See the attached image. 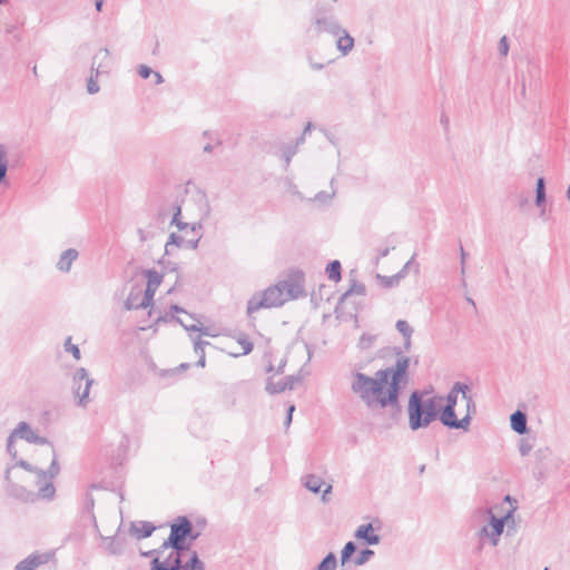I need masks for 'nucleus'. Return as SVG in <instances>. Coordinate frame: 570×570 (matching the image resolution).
Wrapping results in <instances>:
<instances>
[{
  "label": "nucleus",
  "mask_w": 570,
  "mask_h": 570,
  "mask_svg": "<svg viewBox=\"0 0 570 570\" xmlns=\"http://www.w3.org/2000/svg\"><path fill=\"white\" fill-rule=\"evenodd\" d=\"M395 364L379 370L374 376L362 372L352 374L351 391L370 410L391 409L393 415L401 412L400 396L409 384L411 360L400 347H395Z\"/></svg>",
  "instance_id": "f257e3e1"
},
{
  "label": "nucleus",
  "mask_w": 570,
  "mask_h": 570,
  "mask_svg": "<svg viewBox=\"0 0 570 570\" xmlns=\"http://www.w3.org/2000/svg\"><path fill=\"white\" fill-rule=\"evenodd\" d=\"M190 531V520L186 515L177 517L170 523L169 537L161 543L163 550L170 549L164 559L154 558L150 561V570H204V563L196 551H193L189 559L184 557L189 551L187 535Z\"/></svg>",
  "instance_id": "f03ea898"
},
{
  "label": "nucleus",
  "mask_w": 570,
  "mask_h": 570,
  "mask_svg": "<svg viewBox=\"0 0 570 570\" xmlns=\"http://www.w3.org/2000/svg\"><path fill=\"white\" fill-rule=\"evenodd\" d=\"M409 426L412 431L428 428L438 417L440 409L434 397L424 399L422 392L413 391L407 403Z\"/></svg>",
  "instance_id": "7ed1b4c3"
},
{
  "label": "nucleus",
  "mask_w": 570,
  "mask_h": 570,
  "mask_svg": "<svg viewBox=\"0 0 570 570\" xmlns=\"http://www.w3.org/2000/svg\"><path fill=\"white\" fill-rule=\"evenodd\" d=\"M343 31L334 8L328 3H318L311 12L309 26L306 33L312 37H320L323 33L337 36Z\"/></svg>",
  "instance_id": "20e7f679"
},
{
  "label": "nucleus",
  "mask_w": 570,
  "mask_h": 570,
  "mask_svg": "<svg viewBox=\"0 0 570 570\" xmlns=\"http://www.w3.org/2000/svg\"><path fill=\"white\" fill-rule=\"evenodd\" d=\"M286 303L285 294L279 283L268 286L263 292H257L252 295L247 302V315L250 317L253 313L262 308L281 307Z\"/></svg>",
  "instance_id": "39448f33"
},
{
  "label": "nucleus",
  "mask_w": 570,
  "mask_h": 570,
  "mask_svg": "<svg viewBox=\"0 0 570 570\" xmlns=\"http://www.w3.org/2000/svg\"><path fill=\"white\" fill-rule=\"evenodd\" d=\"M94 380L89 377L88 371L85 367H79L75 371L72 376V392L78 399V405L86 407L90 402L89 391Z\"/></svg>",
  "instance_id": "423d86ee"
},
{
  "label": "nucleus",
  "mask_w": 570,
  "mask_h": 570,
  "mask_svg": "<svg viewBox=\"0 0 570 570\" xmlns=\"http://www.w3.org/2000/svg\"><path fill=\"white\" fill-rule=\"evenodd\" d=\"M286 302L306 296L304 291L305 275L301 269L292 271L285 279L278 282Z\"/></svg>",
  "instance_id": "0eeeda50"
},
{
  "label": "nucleus",
  "mask_w": 570,
  "mask_h": 570,
  "mask_svg": "<svg viewBox=\"0 0 570 570\" xmlns=\"http://www.w3.org/2000/svg\"><path fill=\"white\" fill-rule=\"evenodd\" d=\"M354 296L364 298L366 296V286L363 283L357 282L355 278H351L348 288L341 295L335 306V314L337 318H340V313L347 307L350 298Z\"/></svg>",
  "instance_id": "6e6552de"
},
{
  "label": "nucleus",
  "mask_w": 570,
  "mask_h": 570,
  "mask_svg": "<svg viewBox=\"0 0 570 570\" xmlns=\"http://www.w3.org/2000/svg\"><path fill=\"white\" fill-rule=\"evenodd\" d=\"M489 524L483 525L479 530L478 535L480 540H482L483 538H489L492 546H497L499 538L503 532L505 519L497 518L492 512H489Z\"/></svg>",
  "instance_id": "1a4fd4ad"
},
{
  "label": "nucleus",
  "mask_w": 570,
  "mask_h": 570,
  "mask_svg": "<svg viewBox=\"0 0 570 570\" xmlns=\"http://www.w3.org/2000/svg\"><path fill=\"white\" fill-rule=\"evenodd\" d=\"M144 274L147 277V285L140 301V305L150 306L154 301V295L158 286L161 284L163 275L155 269H145Z\"/></svg>",
  "instance_id": "9d476101"
},
{
  "label": "nucleus",
  "mask_w": 570,
  "mask_h": 570,
  "mask_svg": "<svg viewBox=\"0 0 570 570\" xmlns=\"http://www.w3.org/2000/svg\"><path fill=\"white\" fill-rule=\"evenodd\" d=\"M16 465L24 469L26 471L36 473L38 475L39 482L42 480L56 478L60 471L57 458H52L51 464L47 471L32 466L23 459L18 460Z\"/></svg>",
  "instance_id": "9b49d317"
},
{
  "label": "nucleus",
  "mask_w": 570,
  "mask_h": 570,
  "mask_svg": "<svg viewBox=\"0 0 570 570\" xmlns=\"http://www.w3.org/2000/svg\"><path fill=\"white\" fill-rule=\"evenodd\" d=\"M53 558V552H35L18 562L14 570H36L38 567L48 563Z\"/></svg>",
  "instance_id": "f8f14e48"
},
{
  "label": "nucleus",
  "mask_w": 570,
  "mask_h": 570,
  "mask_svg": "<svg viewBox=\"0 0 570 570\" xmlns=\"http://www.w3.org/2000/svg\"><path fill=\"white\" fill-rule=\"evenodd\" d=\"M301 380L302 379L299 376H295V375H288L283 381H279L276 383L273 382L272 379H268L265 390L267 391V393H269L272 395L277 394V393L284 392L286 390H293L295 384L299 383Z\"/></svg>",
  "instance_id": "ddd939ff"
},
{
  "label": "nucleus",
  "mask_w": 570,
  "mask_h": 570,
  "mask_svg": "<svg viewBox=\"0 0 570 570\" xmlns=\"http://www.w3.org/2000/svg\"><path fill=\"white\" fill-rule=\"evenodd\" d=\"M110 61L109 50L107 48L100 49L92 58L91 72L95 71L96 77L104 72H108Z\"/></svg>",
  "instance_id": "4468645a"
},
{
  "label": "nucleus",
  "mask_w": 570,
  "mask_h": 570,
  "mask_svg": "<svg viewBox=\"0 0 570 570\" xmlns=\"http://www.w3.org/2000/svg\"><path fill=\"white\" fill-rule=\"evenodd\" d=\"M354 537L368 546H376L381 542V537L374 533V527L371 522L361 524L356 529Z\"/></svg>",
  "instance_id": "2eb2a0df"
},
{
  "label": "nucleus",
  "mask_w": 570,
  "mask_h": 570,
  "mask_svg": "<svg viewBox=\"0 0 570 570\" xmlns=\"http://www.w3.org/2000/svg\"><path fill=\"white\" fill-rule=\"evenodd\" d=\"M155 530L156 527L149 521L131 522L129 528V532L138 540L149 538Z\"/></svg>",
  "instance_id": "dca6fc26"
},
{
  "label": "nucleus",
  "mask_w": 570,
  "mask_h": 570,
  "mask_svg": "<svg viewBox=\"0 0 570 570\" xmlns=\"http://www.w3.org/2000/svg\"><path fill=\"white\" fill-rule=\"evenodd\" d=\"M79 252L76 248H68L63 250L59 259L56 264L58 271L62 273H69L72 266V263L78 258Z\"/></svg>",
  "instance_id": "f3484780"
},
{
  "label": "nucleus",
  "mask_w": 570,
  "mask_h": 570,
  "mask_svg": "<svg viewBox=\"0 0 570 570\" xmlns=\"http://www.w3.org/2000/svg\"><path fill=\"white\" fill-rule=\"evenodd\" d=\"M510 425L511 429L520 435L528 433L529 429L527 414L520 410H517L510 415Z\"/></svg>",
  "instance_id": "a211bd4d"
},
{
  "label": "nucleus",
  "mask_w": 570,
  "mask_h": 570,
  "mask_svg": "<svg viewBox=\"0 0 570 570\" xmlns=\"http://www.w3.org/2000/svg\"><path fill=\"white\" fill-rule=\"evenodd\" d=\"M335 37L337 38V40H336L337 50L343 56H347L354 48V43H355L354 38L344 28H343V31Z\"/></svg>",
  "instance_id": "6ab92c4d"
},
{
  "label": "nucleus",
  "mask_w": 570,
  "mask_h": 570,
  "mask_svg": "<svg viewBox=\"0 0 570 570\" xmlns=\"http://www.w3.org/2000/svg\"><path fill=\"white\" fill-rule=\"evenodd\" d=\"M472 416L464 415L462 419H458L456 414L449 416L448 419H444L441 421V423L452 430H463L469 431L470 424H471Z\"/></svg>",
  "instance_id": "aec40b11"
},
{
  "label": "nucleus",
  "mask_w": 570,
  "mask_h": 570,
  "mask_svg": "<svg viewBox=\"0 0 570 570\" xmlns=\"http://www.w3.org/2000/svg\"><path fill=\"white\" fill-rule=\"evenodd\" d=\"M142 289L139 285L131 287L127 299L125 301V308L127 311L147 308L148 306L140 305Z\"/></svg>",
  "instance_id": "412c9836"
},
{
  "label": "nucleus",
  "mask_w": 570,
  "mask_h": 570,
  "mask_svg": "<svg viewBox=\"0 0 570 570\" xmlns=\"http://www.w3.org/2000/svg\"><path fill=\"white\" fill-rule=\"evenodd\" d=\"M459 394L450 390L445 397V405L440 410V421L448 419L455 413V406L458 404Z\"/></svg>",
  "instance_id": "4be33fe9"
},
{
  "label": "nucleus",
  "mask_w": 570,
  "mask_h": 570,
  "mask_svg": "<svg viewBox=\"0 0 570 570\" xmlns=\"http://www.w3.org/2000/svg\"><path fill=\"white\" fill-rule=\"evenodd\" d=\"M303 485L311 491L314 494H317L321 492V489L324 484V481L321 476L316 474H306L302 478Z\"/></svg>",
  "instance_id": "5701e85b"
},
{
  "label": "nucleus",
  "mask_w": 570,
  "mask_h": 570,
  "mask_svg": "<svg viewBox=\"0 0 570 570\" xmlns=\"http://www.w3.org/2000/svg\"><path fill=\"white\" fill-rule=\"evenodd\" d=\"M11 434L16 439L24 440L28 443H30L33 438L35 431L31 429L29 423L22 421L13 429Z\"/></svg>",
  "instance_id": "b1692460"
},
{
  "label": "nucleus",
  "mask_w": 570,
  "mask_h": 570,
  "mask_svg": "<svg viewBox=\"0 0 570 570\" xmlns=\"http://www.w3.org/2000/svg\"><path fill=\"white\" fill-rule=\"evenodd\" d=\"M325 273L330 281L335 283L340 282L342 278V265L337 259L331 261L325 268Z\"/></svg>",
  "instance_id": "393cba45"
},
{
  "label": "nucleus",
  "mask_w": 570,
  "mask_h": 570,
  "mask_svg": "<svg viewBox=\"0 0 570 570\" xmlns=\"http://www.w3.org/2000/svg\"><path fill=\"white\" fill-rule=\"evenodd\" d=\"M171 320L178 324H180L187 332H199L203 335H210L208 327H204L202 324H187L186 321H183L180 317L176 315H171Z\"/></svg>",
  "instance_id": "a878e982"
},
{
  "label": "nucleus",
  "mask_w": 570,
  "mask_h": 570,
  "mask_svg": "<svg viewBox=\"0 0 570 570\" xmlns=\"http://www.w3.org/2000/svg\"><path fill=\"white\" fill-rule=\"evenodd\" d=\"M547 194H546V180L543 177H539L537 179L535 186V205L538 207H542L546 205Z\"/></svg>",
  "instance_id": "bb28decb"
},
{
  "label": "nucleus",
  "mask_w": 570,
  "mask_h": 570,
  "mask_svg": "<svg viewBox=\"0 0 570 570\" xmlns=\"http://www.w3.org/2000/svg\"><path fill=\"white\" fill-rule=\"evenodd\" d=\"M362 304L363 299H357V296L350 298L347 307L340 313V318L343 316L356 317Z\"/></svg>",
  "instance_id": "cd10ccee"
},
{
  "label": "nucleus",
  "mask_w": 570,
  "mask_h": 570,
  "mask_svg": "<svg viewBox=\"0 0 570 570\" xmlns=\"http://www.w3.org/2000/svg\"><path fill=\"white\" fill-rule=\"evenodd\" d=\"M337 567V558L334 552H328L321 562L316 566L315 570H335Z\"/></svg>",
  "instance_id": "c85d7f7f"
},
{
  "label": "nucleus",
  "mask_w": 570,
  "mask_h": 570,
  "mask_svg": "<svg viewBox=\"0 0 570 570\" xmlns=\"http://www.w3.org/2000/svg\"><path fill=\"white\" fill-rule=\"evenodd\" d=\"M357 546L354 541H348L345 543L343 549L341 550L340 561L341 564L344 566L350 562L352 556L356 552Z\"/></svg>",
  "instance_id": "c756f323"
},
{
  "label": "nucleus",
  "mask_w": 570,
  "mask_h": 570,
  "mask_svg": "<svg viewBox=\"0 0 570 570\" xmlns=\"http://www.w3.org/2000/svg\"><path fill=\"white\" fill-rule=\"evenodd\" d=\"M282 157L284 159V168L287 170V168L291 165L292 158L297 154L296 146H292L291 144H284L281 147Z\"/></svg>",
  "instance_id": "7c9ffc66"
},
{
  "label": "nucleus",
  "mask_w": 570,
  "mask_h": 570,
  "mask_svg": "<svg viewBox=\"0 0 570 570\" xmlns=\"http://www.w3.org/2000/svg\"><path fill=\"white\" fill-rule=\"evenodd\" d=\"M209 343L207 341H203L199 337L194 341V351L199 356L196 365L204 367L206 364V357H205V351L204 346L208 345Z\"/></svg>",
  "instance_id": "2f4dec72"
},
{
  "label": "nucleus",
  "mask_w": 570,
  "mask_h": 570,
  "mask_svg": "<svg viewBox=\"0 0 570 570\" xmlns=\"http://www.w3.org/2000/svg\"><path fill=\"white\" fill-rule=\"evenodd\" d=\"M376 277L381 281V283L384 287L391 288V287L396 286L400 283V281L403 278V271H400L397 274L392 275V276H382V275L377 274Z\"/></svg>",
  "instance_id": "473e14b6"
},
{
  "label": "nucleus",
  "mask_w": 570,
  "mask_h": 570,
  "mask_svg": "<svg viewBox=\"0 0 570 570\" xmlns=\"http://www.w3.org/2000/svg\"><path fill=\"white\" fill-rule=\"evenodd\" d=\"M189 430L195 436H197V438L203 436V434L205 432L204 431L205 422H204L203 417H200V416L193 417L189 423Z\"/></svg>",
  "instance_id": "72a5a7b5"
},
{
  "label": "nucleus",
  "mask_w": 570,
  "mask_h": 570,
  "mask_svg": "<svg viewBox=\"0 0 570 570\" xmlns=\"http://www.w3.org/2000/svg\"><path fill=\"white\" fill-rule=\"evenodd\" d=\"M8 171L7 148L0 144V183L4 181Z\"/></svg>",
  "instance_id": "f704fd0d"
},
{
  "label": "nucleus",
  "mask_w": 570,
  "mask_h": 570,
  "mask_svg": "<svg viewBox=\"0 0 570 570\" xmlns=\"http://www.w3.org/2000/svg\"><path fill=\"white\" fill-rule=\"evenodd\" d=\"M108 551L114 556H119L124 551V540L117 537H110Z\"/></svg>",
  "instance_id": "c9c22d12"
},
{
  "label": "nucleus",
  "mask_w": 570,
  "mask_h": 570,
  "mask_svg": "<svg viewBox=\"0 0 570 570\" xmlns=\"http://www.w3.org/2000/svg\"><path fill=\"white\" fill-rule=\"evenodd\" d=\"M334 181H335V178H332L331 179L332 193L320 191L314 196V198H311V200L317 202L321 204L330 203L333 199V197L335 196V190L333 189Z\"/></svg>",
  "instance_id": "e433bc0d"
},
{
  "label": "nucleus",
  "mask_w": 570,
  "mask_h": 570,
  "mask_svg": "<svg viewBox=\"0 0 570 570\" xmlns=\"http://www.w3.org/2000/svg\"><path fill=\"white\" fill-rule=\"evenodd\" d=\"M185 239L183 236L171 233L168 237V240L165 245V253L170 254V246L184 247Z\"/></svg>",
  "instance_id": "4c0bfd02"
},
{
  "label": "nucleus",
  "mask_w": 570,
  "mask_h": 570,
  "mask_svg": "<svg viewBox=\"0 0 570 570\" xmlns=\"http://www.w3.org/2000/svg\"><path fill=\"white\" fill-rule=\"evenodd\" d=\"M52 479H49L48 482H46L45 485L39 488L38 495L42 499H52L56 493V489L53 487V483L51 482Z\"/></svg>",
  "instance_id": "58836bf2"
},
{
  "label": "nucleus",
  "mask_w": 570,
  "mask_h": 570,
  "mask_svg": "<svg viewBox=\"0 0 570 570\" xmlns=\"http://www.w3.org/2000/svg\"><path fill=\"white\" fill-rule=\"evenodd\" d=\"M373 556L374 551L368 548H365L361 550L360 553L356 556V558L354 559V563L355 566H363L366 562H368Z\"/></svg>",
  "instance_id": "ea45409f"
},
{
  "label": "nucleus",
  "mask_w": 570,
  "mask_h": 570,
  "mask_svg": "<svg viewBox=\"0 0 570 570\" xmlns=\"http://www.w3.org/2000/svg\"><path fill=\"white\" fill-rule=\"evenodd\" d=\"M376 341V335L363 333L358 340V347L361 350H368L372 347L374 342Z\"/></svg>",
  "instance_id": "a19ab883"
},
{
  "label": "nucleus",
  "mask_w": 570,
  "mask_h": 570,
  "mask_svg": "<svg viewBox=\"0 0 570 570\" xmlns=\"http://www.w3.org/2000/svg\"><path fill=\"white\" fill-rule=\"evenodd\" d=\"M396 330L403 336V338H411L413 330L410 324L404 320H399L395 324Z\"/></svg>",
  "instance_id": "79ce46f5"
},
{
  "label": "nucleus",
  "mask_w": 570,
  "mask_h": 570,
  "mask_svg": "<svg viewBox=\"0 0 570 570\" xmlns=\"http://www.w3.org/2000/svg\"><path fill=\"white\" fill-rule=\"evenodd\" d=\"M237 343L243 347L242 355L249 354L254 348V344L248 340V337L245 334H240L237 337Z\"/></svg>",
  "instance_id": "37998d69"
},
{
  "label": "nucleus",
  "mask_w": 570,
  "mask_h": 570,
  "mask_svg": "<svg viewBox=\"0 0 570 570\" xmlns=\"http://www.w3.org/2000/svg\"><path fill=\"white\" fill-rule=\"evenodd\" d=\"M95 499L90 493H86L85 503H83V512L88 513L92 520H96L94 514Z\"/></svg>",
  "instance_id": "c03bdc74"
},
{
  "label": "nucleus",
  "mask_w": 570,
  "mask_h": 570,
  "mask_svg": "<svg viewBox=\"0 0 570 570\" xmlns=\"http://www.w3.org/2000/svg\"><path fill=\"white\" fill-rule=\"evenodd\" d=\"M30 443L39 444V445H49L50 446V452H51L52 456L57 458L56 456V451H55V448H53L52 443L46 436H41V435H39V434H37L35 432L33 438H32Z\"/></svg>",
  "instance_id": "a18cd8bd"
},
{
  "label": "nucleus",
  "mask_w": 570,
  "mask_h": 570,
  "mask_svg": "<svg viewBox=\"0 0 570 570\" xmlns=\"http://www.w3.org/2000/svg\"><path fill=\"white\" fill-rule=\"evenodd\" d=\"M451 390L454 391V393L456 394L461 393L463 399H468V396L471 395L469 385L463 382H455L452 385Z\"/></svg>",
  "instance_id": "49530a36"
},
{
  "label": "nucleus",
  "mask_w": 570,
  "mask_h": 570,
  "mask_svg": "<svg viewBox=\"0 0 570 570\" xmlns=\"http://www.w3.org/2000/svg\"><path fill=\"white\" fill-rule=\"evenodd\" d=\"M63 347H65V351L71 353L76 360H80V357H81L80 350L77 345L71 343L70 336L67 337V340L65 341Z\"/></svg>",
  "instance_id": "de8ad7c7"
},
{
  "label": "nucleus",
  "mask_w": 570,
  "mask_h": 570,
  "mask_svg": "<svg viewBox=\"0 0 570 570\" xmlns=\"http://www.w3.org/2000/svg\"><path fill=\"white\" fill-rule=\"evenodd\" d=\"M6 33L12 36V42H20L22 40L21 35L18 32L16 24H6Z\"/></svg>",
  "instance_id": "09e8293b"
},
{
  "label": "nucleus",
  "mask_w": 570,
  "mask_h": 570,
  "mask_svg": "<svg viewBox=\"0 0 570 570\" xmlns=\"http://www.w3.org/2000/svg\"><path fill=\"white\" fill-rule=\"evenodd\" d=\"M129 446V438L127 434H121L119 444H118V456H124Z\"/></svg>",
  "instance_id": "8fccbe9b"
},
{
  "label": "nucleus",
  "mask_w": 570,
  "mask_h": 570,
  "mask_svg": "<svg viewBox=\"0 0 570 570\" xmlns=\"http://www.w3.org/2000/svg\"><path fill=\"white\" fill-rule=\"evenodd\" d=\"M166 550H163L161 546L157 549H153V550H149V551H141L140 554L141 557H145V558H149V557H153L154 558H159V559H164V553H165Z\"/></svg>",
  "instance_id": "3c124183"
},
{
  "label": "nucleus",
  "mask_w": 570,
  "mask_h": 570,
  "mask_svg": "<svg viewBox=\"0 0 570 570\" xmlns=\"http://www.w3.org/2000/svg\"><path fill=\"white\" fill-rule=\"evenodd\" d=\"M16 438L10 433V435L7 439V452L12 459H17V450L14 446Z\"/></svg>",
  "instance_id": "603ef678"
},
{
  "label": "nucleus",
  "mask_w": 570,
  "mask_h": 570,
  "mask_svg": "<svg viewBox=\"0 0 570 570\" xmlns=\"http://www.w3.org/2000/svg\"><path fill=\"white\" fill-rule=\"evenodd\" d=\"M533 449V444L525 439H522L519 445V451L522 456L528 455Z\"/></svg>",
  "instance_id": "864d4df0"
},
{
  "label": "nucleus",
  "mask_w": 570,
  "mask_h": 570,
  "mask_svg": "<svg viewBox=\"0 0 570 570\" xmlns=\"http://www.w3.org/2000/svg\"><path fill=\"white\" fill-rule=\"evenodd\" d=\"M498 49L501 56L505 57L508 55L510 46L507 36L501 37Z\"/></svg>",
  "instance_id": "5fc2aeb1"
},
{
  "label": "nucleus",
  "mask_w": 570,
  "mask_h": 570,
  "mask_svg": "<svg viewBox=\"0 0 570 570\" xmlns=\"http://www.w3.org/2000/svg\"><path fill=\"white\" fill-rule=\"evenodd\" d=\"M137 72L142 79H148L153 75L154 70L146 65H139Z\"/></svg>",
  "instance_id": "6e6d98bb"
},
{
  "label": "nucleus",
  "mask_w": 570,
  "mask_h": 570,
  "mask_svg": "<svg viewBox=\"0 0 570 570\" xmlns=\"http://www.w3.org/2000/svg\"><path fill=\"white\" fill-rule=\"evenodd\" d=\"M87 91L90 95L97 94L99 91L98 82L94 79L91 75L87 82Z\"/></svg>",
  "instance_id": "4d7b16f0"
},
{
  "label": "nucleus",
  "mask_w": 570,
  "mask_h": 570,
  "mask_svg": "<svg viewBox=\"0 0 570 570\" xmlns=\"http://www.w3.org/2000/svg\"><path fill=\"white\" fill-rule=\"evenodd\" d=\"M464 400L466 402V414L465 415L472 416L476 412L475 402H474L472 395L468 396V399H464Z\"/></svg>",
  "instance_id": "13d9d810"
},
{
  "label": "nucleus",
  "mask_w": 570,
  "mask_h": 570,
  "mask_svg": "<svg viewBox=\"0 0 570 570\" xmlns=\"http://www.w3.org/2000/svg\"><path fill=\"white\" fill-rule=\"evenodd\" d=\"M200 238H202V234H199L194 239H188V240L185 239L184 247L189 248V249H197Z\"/></svg>",
  "instance_id": "bf43d9fd"
},
{
  "label": "nucleus",
  "mask_w": 570,
  "mask_h": 570,
  "mask_svg": "<svg viewBox=\"0 0 570 570\" xmlns=\"http://www.w3.org/2000/svg\"><path fill=\"white\" fill-rule=\"evenodd\" d=\"M199 535L200 533L194 530L193 522L190 521V531L189 534L187 535V543H189V548L191 547V543L199 538Z\"/></svg>",
  "instance_id": "052dcab7"
},
{
  "label": "nucleus",
  "mask_w": 570,
  "mask_h": 570,
  "mask_svg": "<svg viewBox=\"0 0 570 570\" xmlns=\"http://www.w3.org/2000/svg\"><path fill=\"white\" fill-rule=\"evenodd\" d=\"M295 411V405L294 404H291L288 407H287V413H286V417H285V421H284V425L286 428H288L292 423V417H293V413Z\"/></svg>",
  "instance_id": "680f3d73"
},
{
  "label": "nucleus",
  "mask_w": 570,
  "mask_h": 570,
  "mask_svg": "<svg viewBox=\"0 0 570 570\" xmlns=\"http://www.w3.org/2000/svg\"><path fill=\"white\" fill-rule=\"evenodd\" d=\"M173 218H175V222L178 220V217H181V204L180 202L176 200L173 205Z\"/></svg>",
  "instance_id": "e2e57ef3"
},
{
  "label": "nucleus",
  "mask_w": 570,
  "mask_h": 570,
  "mask_svg": "<svg viewBox=\"0 0 570 570\" xmlns=\"http://www.w3.org/2000/svg\"><path fill=\"white\" fill-rule=\"evenodd\" d=\"M170 225H175L179 230H185L189 227L188 223L181 220V217H178V220L175 222V218H171Z\"/></svg>",
  "instance_id": "0e129e2a"
},
{
  "label": "nucleus",
  "mask_w": 570,
  "mask_h": 570,
  "mask_svg": "<svg viewBox=\"0 0 570 570\" xmlns=\"http://www.w3.org/2000/svg\"><path fill=\"white\" fill-rule=\"evenodd\" d=\"M465 258H466V253L463 248L462 245H460V263H461V274L464 275L465 274Z\"/></svg>",
  "instance_id": "69168bd1"
},
{
  "label": "nucleus",
  "mask_w": 570,
  "mask_h": 570,
  "mask_svg": "<svg viewBox=\"0 0 570 570\" xmlns=\"http://www.w3.org/2000/svg\"><path fill=\"white\" fill-rule=\"evenodd\" d=\"M287 185H288V190L297 196L298 198L303 199V195L301 194V191L297 189L296 185L292 181V180H287Z\"/></svg>",
  "instance_id": "338daca9"
},
{
  "label": "nucleus",
  "mask_w": 570,
  "mask_h": 570,
  "mask_svg": "<svg viewBox=\"0 0 570 570\" xmlns=\"http://www.w3.org/2000/svg\"><path fill=\"white\" fill-rule=\"evenodd\" d=\"M333 487L331 484H327L326 488L323 490L322 493V501L324 503H327L330 501V494L332 493Z\"/></svg>",
  "instance_id": "774afa93"
}]
</instances>
